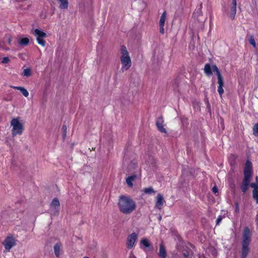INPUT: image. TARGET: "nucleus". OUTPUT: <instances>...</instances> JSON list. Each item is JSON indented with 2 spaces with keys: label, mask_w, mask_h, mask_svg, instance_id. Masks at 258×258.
I'll use <instances>...</instances> for the list:
<instances>
[{
  "label": "nucleus",
  "mask_w": 258,
  "mask_h": 258,
  "mask_svg": "<svg viewBox=\"0 0 258 258\" xmlns=\"http://www.w3.org/2000/svg\"><path fill=\"white\" fill-rule=\"evenodd\" d=\"M119 211L126 215L132 213L136 208V202L129 197L121 196L118 202Z\"/></svg>",
  "instance_id": "f257e3e1"
},
{
  "label": "nucleus",
  "mask_w": 258,
  "mask_h": 258,
  "mask_svg": "<svg viewBox=\"0 0 258 258\" xmlns=\"http://www.w3.org/2000/svg\"><path fill=\"white\" fill-rule=\"evenodd\" d=\"M252 164L249 161H247L244 170V178L243 179L241 188L243 192H245L248 188L249 183L251 178Z\"/></svg>",
  "instance_id": "f03ea898"
},
{
  "label": "nucleus",
  "mask_w": 258,
  "mask_h": 258,
  "mask_svg": "<svg viewBox=\"0 0 258 258\" xmlns=\"http://www.w3.org/2000/svg\"><path fill=\"white\" fill-rule=\"evenodd\" d=\"M251 234L248 227L244 229L242 235L241 258H246L249 251L248 247L251 241Z\"/></svg>",
  "instance_id": "7ed1b4c3"
},
{
  "label": "nucleus",
  "mask_w": 258,
  "mask_h": 258,
  "mask_svg": "<svg viewBox=\"0 0 258 258\" xmlns=\"http://www.w3.org/2000/svg\"><path fill=\"white\" fill-rule=\"evenodd\" d=\"M120 54V61L122 66L121 70L122 72H124L128 70L132 64L131 59L128 52L124 46L121 47Z\"/></svg>",
  "instance_id": "20e7f679"
},
{
  "label": "nucleus",
  "mask_w": 258,
  "mask_h": 258,
  "mask_svg": "<svg viewBox=\"0 0 258 258\" xmlns=\"http://www.w3.org/2000/svg\"><path fill=\"white\" fill-rule=\"evenodd\" d=\"M11 125L12 127L11 132L13 137L21 135L24 131V125L19 118H13L11 121Z\"/></svg>",
  "instance_id": "39448f33"
},
{
  "label": "nucleus",
  "mask_w": 258,
  "mask_h": 258,
  "mask_svg": "<svg viewBox=\"0 0 258 258\" xmlns=\"http://www.w3.org/2000/svg\"><path fill=\"white\" fill-rule=\"evenodd\" d=\"M236 0H232L229 4V8L224 7L223 11L232 20L235 18L236 13Z\"/></svg>",
  "instance_id": "423d86ee"
},
{
  "label": "nucleus",
  "mask_w": 258,
  "mask_h": 258,
  "mask_svg": "<svg viewBox=\"0 0 258 258\" xmlns=\"http://www.w3.org/2000/svg\"><path fill=\"white\" fill-rule=\"evenodd\" d=\"M33 34L36 37L38 43L42 46H45L46 41L43 38L46 37V34L38 29H35L33 32Z\"/></svg>",
  "instance_id": "0eeeda50"
},
{
  "label": "nucleus",
  "mask_w": 258,
  "mask_h": 258,
  "mask_svg": "<svg viewBox=\"0 0 258 258\" xmlns=\"http://www.w3.org/2000/svg\"><path fill=\"white\" fill-rule=\"evenodd\" d=\"M137 238L138 234L135 232L131 233L127 236L126 244L128 249H131L134 247Z\"/></svg>",
  "instance_id": "6e6552de"
},
{
  "label": "nucleus",
  "mask_w": 258,
  "mask_h": 258,
  "mask_svg": "<svg viewBox=\"0 0 258 258\" xmlns=\"http://www.w3.org/2000/svg\"><path fill=\"white\" fill-rule=\"evenodd\" d=\"M6 251H9L10 249L16 244V240L12 236H8L3 242Z\"/></svg>",
  "instance_id": "1a4fd4ad"
},
{
  "label": "nucleus",
  "mask_w": 258,
  "mask_h": 258,
  "mask_svg": "<svg viewBox=\"0 0 258 258\" xmlns=\"http://www.w3.org/2000/svg\"><path fill=\"white\" fill-rule=\"evenodd\" d=\"M215 70L217 71V76L218 78V84L219 85L218 88V92L220 95V97H222V95L224 93V90L223 89V87L224 85V82L222 78V77L218 70V68L216 67L214 68Z\"/></svg>",
  "instance_id": "9d476101"
},
{
  "label": "nucleus",
  "mask_w": 258,
  "mask_h": 258,
  "mask_svg": "<svg viewBox=\"0 0 258 258\" xmlns=\"http://www.w3.org/2000/svg\"><path fill=\"white\" fill-rule=\"evenodd\" d=\"M59 208V202L56 199H54L50 206V211L51 214L55 215L58 213Z\"/></svg>",
  "instance_id": "9b49d317"
},
{
  "label": "nucleus",
  "mask_w": 258,
  "mask_h": 258,
  "mask_svg": "<svg viewBox=\"0 0 258 258\" xmlns=\"http://www.w3.org/2000/svg\"><path fill=\"white\" fill-rule=\"evenodd\" d=\"M156 125L158 130L162 133H167L166 129L165 128L166 124L164 123V120L162 117H159L156 121Z\"/></svg>",
  "instance_id": "f8f14e48"
},
{
  "label": "nucleus",
  "mask_w": 258,
  "mask_h": 258,
  "mask_svg": "<svg viewBox=\"0 0 258 258\" xmlns=\"http://www.w3.org/2000/svg\"><path fill=\"white\" fill-rule=\"evenodd\" d=\"M140 248L143 249L145 251H146L147 249L151 247V244L150 241L146 238H142L140 242Z\"/></svg>",
  "instance_id": "ddd939ff"
},
{
  "label": "nucleus",
  "mask_w": 258,
  "mask_h": 258,
  "mask_svg": "<svg viewBox=\"0 0 258 258\" xmlns=\"http://www.w3.org/2000/svg\"><path fill=\"white\" fill-rule=\"evenodd\" d=\"M218 68L216 66H210L209 64H206L205 66L204 71L207 75L209 76L212 74V72H215L217 75V71L215 70V68Z\"/></svg>",
  "instance_id": "4468645a"
},
{
  "label": "nucleus",
  "mask_w": 258,
  "mask_h": 258,
  "mask_svg": "<svg viewBox=\"0 0 258 258\" xmlns=\"http://www.w3.org/2000/svg\"><path fill=\"white\" fill-rule=\"evenodd\" d=\"M250 185L253 188L252 192L253 198L255 200L256 203L258 204V183H252Z\"/></svg>",
  "instance_id": "2eb2a0df"
},
{
  "label": "nucleus",
  "mask_w": 258,
  "mask_h": 258,
  "mask_svg": "<svg viewBox=\"0 0 258 258\" xmlns=\"http://www.w3.org/2000/svg\"><path fill=\"white\" fill-rule=\"evenodd\" d=\"M156 199L157 201L155 204V207L158 209H161L164 203L163 197L161 194H158Z\"/></svg>",
  "instance_id": "dca6fc26"
},
{
  "label": "nucleus",
  "mask_w": 258,
  "mask_h": 258,
  "mask_svg": "<svg viewBox=\"0 0 258 258\" xmlns=\"http://www.w3.org/2000/svg\"><path fill=\"white\" fill-rule=\"evenodd\" d=\"M18 41L20 45L26 46L29 44L30 39L28 37L20 36L18 38Z\"/></svg>",
  "instance_id": "f3484780"
},
{
  "label": "nucleus",
  "mask_w": 258,
  "mask_h": 258,
  "mask_svg": "<svg viewBox=\"0 0 258 258\" xmlns=\"http://www.w3.org/2000/svg\"><path fill=\"white\" fill-rule=\"evenodd\" d=\"M60 9H67L69 7L68 0H57Z\"/></svg>",
  "instance_id": "a211bd4d"
},
{
  "label": "nucleus",
  "mask_w": 258,
  "mask_h": 258,
  "mask_svg": "<svg viewBox=\"0 0 258 258\" xmlns=\"http://www.w3.org/2000/svg\"><path fill=\"white\" fill-rule=\"evenodd\" d=\"M159 256L160 258H166V252L164 245L162 243L160 245Z\"/></svg>",
  "instance_id": "6ab92c4d"
},
{
  "label": "nucleus",
  "mask_w": 258,
  "mask_h": 258,
  "mask_svg": "<svg viewBox=\"0 0 258 258\" xmlns=\"http://www.w3.org/2000/svg\"><path fill=\"white\" fill-rule=\"evenodd\" d=\"M137 178L136 175H133L128 176L126 179V183L130 187H132L133 185V181L135 180Z\"/></svg>",
  "instance_id": "aec40b11"
},
{
  "label": "nucleus",
  "mask_w": 258,
  "mask_h": 258,
  "mask_svg": "<svg viewBox=\"0 0 258 258\" xmlns=\"http://www.w3.org/2000/svg\"><path fill=\"white\" fill-rule=\"evenodd\" d=\"M11 87L14 89L20 90L22 94L26 97H28L29 95V93L27 90L23 87L17 86H11Z\"/></svg>",
  "instance_id": "412c9836"
},
{
  "label": "nucleus",
  "mask_w": 258,
  "mask_h": 258,
  "mask_svg": "<svg viewBox=\"0 0 258 258\" xmlns=\"http://www.w3.org/2000/svg\"><path fill=\"white\" fill-rule=\"evenodd\" d=\"M166 18V12H164L160 17L159 23V25L164 26Z\"/></svg>",
  "instance_id": "4be33fe9"
},
{
  "label": "nucleus",
  "mask_w": 258,
  "mask_h": 258,
  "mask_svg": "<svg viewBox=\"0 0 258 258\" xmlns=\"http://www.w3.org/2000/svg\"><path fill=\"white\" fill-rule=\"evenodd\" d=\"M143 191L147 195H151L155 193V191L152 187L145 188L143 189Z\"/></svg>",
  "instance_id": "5701e85b"
},
{
  "label": "nucleus",
  "mask_w": 258,
  "mask_h": 258,
  "mask_svg": "<svg viewBox=\"0 0 258 258\" xmlns=\"http://www.w3.org/2000/svg\"><path fill=\"white\" fill-rule=\"evenodd\" d=\"M54 250L55 255L58 257L60 254V245L56 244L54 246Z\"/></svg>",
  "instance_id": "b1692460"
},
{
  "label": "nucleus",
  "mask_w": 258,
  "mask_h": 258,
  "mask_svg": "<svg viewBox=\"0 0 258 258\" xmlns=\"http://www.w3.org/2000/svg\"><path fill=\"white\" fill-rule=\"evenodd\" d=\"M248 41H249V43L251 45L253 46V47H256V43H255V41L253 36H252V35L249 36V38H248Z\"/></svg>",
  "instance_id": "393cba45"
},
{
  "label": "nucleus",
  "mask_w": 258,
  "mask_h": 258,
  "mask_svg": "<svg viewBox=\"0 0 258 258\" xmlns=\"http://www.w3.org/2000/svg\"><path fill=\"white\" fill-rule=\"evenodd\" d=\"M22 75L23 76L28 77L31 75V71L29 69H25L24 70L23 72L22 73Z\"/></svg>",
  "instance_id": "a878e982"
},
{
  "label": "nucleus",
  "mask_w": 258,
  "mask_h": 258,
  "mask_svg": "<svg viewBox=\"0 0 258 258\" xmlns=\"http://www.w3.org/2000/svg\"><path fill=\"white\" fill-rule=\"evenodd\" d=\"M253 134L256 136H258V123H256L253 128Z\"/></svg>",
  "instance_id": "bb28decb"
},
{
  "label": "nucleus",
  "mask_w": 258,
  "mask_h": 258,
  "mask_svg": "<svg viewBox=\"0 0 258 258\" xmlns=\"http://www.w3.org/2000/svg\"><path fill=\"white\" fill-rule=\"evenodd\" d=\"M9 61H10V59L8 57H4V58H3V59L2 60V63H7L9 62Z\"/></svg>",
  "instance_id": "cd10ccee"
},
{
  "label": "nucleus",
  "mask_w": 258,
  "mask_h": 258,
  "mask_svg": "<svg viewBox=\"0 0 258 258\" xmlns=\"http://www.w3.org/2000/svg\"><path fill=\"white\" fill-rule=\"evenodd\" d=\"M182 254L184 257H187L189 255V251L185 249L184 251L183 252Z\"/></svg>",
  "instance_id": "c85d7f7f"
},
{
  "label": "nucleus",
  "mask_w": 258,
  "mask_h": 258,
  "mask_svg": "<svg viewBox=\"0 0 258 258\" xmlns=\"http://www.w3.org/2000/svg\"><path fill=\"white\" fill-rule=\"evenodd\" d=\"M164 26H162V25H159V27H160V32L163 34L164 33Z\"/></svg>",
  "instance_id": "c756f323"
},
{
  "label": "nucleus",
  "mask_w": 258,
  "mask_h": 258,
  "mask_svg": "<svg viewBox=\"0 0 258 258\" xmlns=\"http://www.w3.org/2000/svg\"><path fill=\"white\" fill-rule=\"evenodd\" d=\"M222 217L221 216H219L216 220L217 225L219 224L221 222V221H222Z\"/></svg>",
  "instance_id": "7c9ffc66"
},
{
  "label": "nucleus",
  "mask_w": 258,
  "mask_h": 258,
  "mask_svg": "<svg viewBox=\"0 0 258 258\" xmlns=\"http://www.w3.org/2000/svg\"><path fill=\"white\" fill-rule=\"evenodd\" d=\"M217 254V252L216 251V250L215 249H213L212 250V255L213 257H215L216 256Z\"/></svg>",
  "instance_id": "2f4dec72"
},
{
  "label": "nucleus",
  "mask_w": 258,
  "mask_h": 258,
  "mask_svg": "<svg viewBox=\"0 0 258 258\" xmlns=\"http://www.w3.org/2000/svg\"><path fill=\"white\" fill-rule=\"evenodd\" d=\"M212 191L214 193H216L218 191V189H217V188L216 187V186H214L213 188H212Z\"/></svg>",
  "instance_id": "473e14b6"
},
{
  "label": "nucleus",
  "mask_w": 258,
  "mask_h": 258,
  "mask_svg": "<svg viewBox=\"0 0 258 258\" xmlns=\"http://www.w3.org/2000/svg\"><path fill=\"white\" fill-rule=\"evenodd\" d=\"M8 43H11V38H10V37H9V38H8Z\"/></svg>",
  "instance_id": "72a5a7b5"
},
{
  "label": "nucleus",
  "mask_w": 258,
  "mask_h": 258,
  "mask_svg": "<svg viewBox=\"0 0 258 258\" xmlns=\"http://www.w3.org/2000/svg\"><path fill=\"white\" fill-rule=\"evenodd\" d=\"M255 184H258V176L256 177V183Z\"/></svg>",
  "instance_id": "f704fd0d"
},
{
  "label": "nucleus",
  "mask_w": 258,
  "mask_h": 258,
  "mask_svg": "<svg viewBox=\"0 0 258 258\" xmlns=\"http://www.w3.org/2000/svg\"><path fill=\"white\" fill-rule=\"evenodd\" d=\"M199 258H206L205 256L204 255H201V256H199Z\"/></svg>",
  "instance_id": "c9c22d12"
},
{
  "label": "nucleus",
  "mask_w": 258,
  "mask_h": 258,
  "mask_svg": "<svg viewBox=\"0 0 258 258\" xmlns=\"http://www.w3.org/2000/svg\"><path fill=\"white\" fill-rule=\"evenodd\" d=\"M62 128H63V130H64V129L66 130V127L65 126H62Z\"/></svg>",
  "instance_id": "e433bc0d"
},
{
  "label": "nucleus",
  "mask_w": 258,
  "mask_h": 258,
  "mask_svg": "<svg viewBox=\"0 0 258 258\" xmlns=\"http://www.w3.org/2000/svg\"><path fill=\"white\" fill-rule=\"evenodd\" d=\"M4 49H9V47H5V48H4Z\"/></svg>",
  "instance_id": "4c0bfd02"
},
{
  "label": "nucleus",
  "mask_w": 258,
  "mask_h": 258,
  "mask_svg": "<svg viewBox=\"0 0 258 258\" xmlns=\"http://www.w3.org/2000/svg\"><path fill=\"white\" fill-rule=\"evenodd\" d=\"M133 258H136V257H135V256H133Z\"/></svg>",
  "instance_id": "58836bf2"
}]
</instances>
